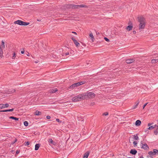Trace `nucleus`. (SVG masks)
Instances as JSON below:
<instances>
[{"mask_svg":"<svg viewBox=\"0 0 158 158\" xmlns=\"http://www.w3.org/2000/svg\"><path fill=\"white\" fill-rule=\"evenodd\" d=\"M14 23L15 24H17L22 26H27L28 25L30 24L29 23L23 22L19 20L15 21L14 22Z\"/></svg>","mask_w":158,"mask_h":158,"instance_id":"obj_3","label":"nucleus"},{"mask_svg":"<svg viewBox=\"0 0 158 158\" xmlns=\"http://www.w3.org/2000/svg\"><path fill=\"white\" fill-rule=\"evenodd\" d=\"M137 153V151L135 149H131L130 152V153L133 155H135Z\"/></svg>","mask_w":158,"mask_h":158,"instance_id":"obj_15","label":"nucleus"},{"mask_svg":"<svg viewBox=\"0 0 158 158\" xmlns=\"http://www.w3.org/2000/svg\"><path fill=\"white\" fill-rule=\"evenodd\" d=\"M20 152L19 150H17L16 152V155L18 154Z\"/></svg>","mask_w":158,"mask_h":158,"instance_id":"obj_44","label":"nucleus"},{"mask_svg":"<svg viewBox=\"0 0 158 158\" xmlns=\"http://www.w3.org/2000/svg\"><path fill=\"white\" fill-rule=\"evenodd\" d=\"M134 139L135 140H138L139 139V137L137 135V134H136V135H134Z\"/></svg>","mask_w":158,"mask_h":158,"instance_id":"obj_31","label":"nucleus"},{"mask_svg":"<svg viewBox=\"0 0 158 158\" xmlns=\"http://www.w3.org/2000/svg\"><path fill=\"white\" fill-rule=\"evenodd\" d=\"M139 101H138L136 102L135 103V105L132 108V109H134L136 108L139 103Z\"/></svg>","mask_w":158,"mask_h":158,"instance_id":"obj_17","label":"nucleus"},{"mask_svg":"<svg viewBox=\"0 0 158 158\" xmlns=\"http://www.w3.org/2000/svg\"><path fill=\"white\" fill-rule=\"evenodd\" d=\"M41 112L38 110H36L34 113V114L35 115H39L41 114Z\"/></svg>","mask_w":158,"mask_h":158,"instance_id":"obj_19","label":"nucleus"},{"mask_svg":"<svg viewBox=\"0 0 158 158\" xmlns=\"http://www.w3.org/2000/svg\"><path fill=\"white\" fill-rule=\"evenodd\" d=\"M9 118L10 119H14L16 121H18L19 120V118H16L15 117H14V116H10L9 117Z\"/></svg>","mask_w":158,"mask_h":158,"instance_id":"obj_26","label":"nucleus"},{"mask_svg":"<svg viewBox=\"0 0 158 158\" xmlns=\"http://www.w3.org/2000/svg\"><path fill=\"white\" fill-rule=\"evenodd\" d=\"M152 152L154 153V155H155L156 154V153L158 152V150L156 149H154L153 150V152Z\"/></svg>","mask_w":158,"mask_h":158,"instance_id":"obj_32","label":"nucleus"},{"mask_svg":"<svg viewBox=\"0 0 158 158\" xmlns=\"http://www.w3.org/2000/svg\"><path fill=\"white\" fill-rule=\"evenodd\" d=\"M148 130H149V129H148V128H147L146 129H145L144 131H145V132H147V133H148Z\"/></svg>","mask_w":158,"mask_h":158,"instance_id":"obj_43","label":"nucleus"},{"mask_svg":"<svg viewBox=\"0 0 158 158\" xmlns=\"http://www.w3.org/2000/svg\"><path fill=\"white\" fill-rule=\"evenodd\" d=\"M77 86H78V84L77 83H75L71 85L69 87V89H73L75 87Z\"/></svg>","mask_w":158,"mask_h":158,"instance_id":"obj_10","label":"nucleus"},{"mask_svg":"<svg viewBox=\"0 0 158 158\" xmlns=\"http://www.w3.org/2000/svg\"><path fill=\"white\" fill-rule=\"evenodd\" d=\"M158 61V60L157 59H153L151 60V62L152 63H155L157 62Z\"/></svg>","mask_w":158,"mask_h":158,"instance_id":"obj_30","label":"nucleus"},{"mask_svg":"<svg viewBox=\"0 0 158 158\" xmlns=\"http://www.w3.org/2000/svg\"><path fill=\"white\" fill-rule=\"evenodd\" d=\"M1 48L4 49L5 48V43L3 40L2 41L1 44L0 46Z\"/></svg>","mask_w":158,"mask_h":158,"instance_id":"obj_22","label":"nucleus"},{"mask_svg":"<svg viewBox=\"0 0 158 158\" xmlns=\"http://www.w3.org/2000/svg\"><path fill=\"white\" fill-rule=\"evenodd\" d=\"M148 154H149L151 156H153V155H155L154 154V153L152 151L149 152H148Z\"/></svg>","mask_w":158,"mask_h":158,"instance_id":"obj_34","label":"nucleus"},{"mask_svg":"<svg viewBox=\"0 0 158 158\" xmlns=\"http://www.w3.org/2000/svg\"><path fill=\"white\" fill-rule=\"evenodd\" d=\"M86 83V81H81L80 82H77L78 84V86L85 84Z\"/></svg>","mask_w":158,"mask_h":158,"instance_id":"obj_24","label":"nucleus"},{"mask_svg":"<svg viewBox=\"0 0 158 158\" xmlns=\"http://www.w3.org/2000/svg\"><path fill=\"white\" fill-rule=\"evenodd\" d=\"M11 152L12 153H14L15 152H14V150H11Z\"/></svg>","mask_w":158,"mask_h":158,"instance_id":"obj_49","label":"nucleus"},{"mask_svg":"<svg viewBox=\"0 0 158 158\" xmlns=\"http://www.w3.org/2000/svg\"><path fill=\"white\" fill-rule=\"evenodd\" d=\"M27 56H29V54L28 53V54H27Z\"/></svg>","mask_w":158,"mask_h":158,"instance_id":"obj_56","label":"nucleus"},{"mask_svg":"<svg viewBox=\"0 0 158 158\" xmlns=\"http://www.w3.org/2000/svg\"><path fill=\"white\" fill-rule=\"evenodd\" d=\"M138 21L139 23V30L143 29L144 28L146 21L145 19L143 17H138Z\"/></svg>","mask_w":158,"mask_h":158,"instance_id":"obj_1","label":"nucleus"},{"mask_svg":"<svg viewBox=\"0 0 158 158\" xmlns=\"http://www.w3.org/2000/svg\"><path fill=\"white\" fill-rule=\"evenodd\" d=\"M89 36L91 38L90 39H91V40L93 41L94 40V38L93 35L92 33L90 34Z\"/></svg>","mask_w":158,"mask_h":158,"instance_id":"obj_25","label":"nucleus"},{"mask_svg":"<svg viewBox=\"0 0 158 158\" xmlns=\"http://www.w3.org/2000/svg\"><path fill=\"white\" fill-rule=\"evenodd\" d=\"M13 55L12 56V58L13 59H15L16 57V54L15 53V52H14Z\"/></svg>","mask_w":158,"mask_h":158,"instance_id":"obj_33","label":"nucleus"},{"mask_svg":"<svg viewBox=\"0 0 158 158\" xmlns=\"http://www.w3.org/2000/svg\"><path fill=\"white\" fill-rule=\"evenodd\" d=\"M56 121L57 122H58V123H61V122H62L61 121H60V120L59 119H58V118H56Z\"/></svg>","mask_w":158,"mask_h":158,"instance_id":"obj_38","label":"nucleus"},{"mask_svg":"<svg viewBox=\"0 0 158 158\" xmlns=\"http://www.w3.org/2000/svg\"><path fill=\"white\" fill-rule=\"evenodd\" d=\"M85 94H81L73 98L72 100L73 102H77L81 100V99H85Z\"/></svg>","mask_w":158,"mask_h":158,"instance_id":"obj_2","label":"nucleus"},{"mask_svg":"<svg viewBox=\"0 0 158 158\" xmlns=\"http://www.w3.org/2000/svg\"><path fill=\"white\" fill-rule=\"evenodd\" d=\"M48 142L49 143H51L55 145V143L53 142L52 139H49L48 140Z\"/></svg>","mask_w":158,"mask_h":158,"instance_id":"obj_28","label":"nucleus"},{"mask_svg":"<svg viewBox=\"0 0 158 158\" xmlns=\"http://www.w3.org/2000/svg\"><path fill=\"white\" fill-rule=\"evenodd\" d=\"M133 34H135L136 33V32L135 31H133Z\"/></svg>","mask_w":158,"mask_h":158,"instance_id":"obj_48","label":"nucleus"},{"mask_svg":"<svg viewBox=\"0 0 158 158\" xmlns=\"http://www.w3.org/2000/svg\"><path fill=\"white\" fill-rule=\"evenodd\" d=\"M77 119L79 121H83L84 119L80 116H77Z\"/></svg>","mask_w":158,"mask_h":158,"instance_id":"obj_29","label":"nucleus"},{"mask_svg":"<svg viewBox=\"0 0 158 158\" xmlns=\"http://www.w3.org/2000/svg\"><path fill=\"white\" fill-rule=\"evenodd\" d=\"M108 113L107 112H105L103 114V115L106 116V115H108Z\"/></svg>","mask_w":158,"mask_h":158,"instance_id":"obj_39","label":"nucleus"},{"mask_svg":"<svg viewBox=\"0 0 158 158\" xmlns=\"http://www.w3.org/2000/svg\"><path fill=\"white\" fill-rule=\"evenodd\" d=\"M17 141V139H15V141H14V142H12V144H14V143H15Z\"/></svg>","mask_w":158,"mask_h":158,"instance_id":"obj_47","label":"nucleus"},{"mask_svg":"<svg viewBox=\"0 0 158 158\" xmlns=\"http://www.w3.org/2000/svg\"><path fill=\"white\" fill-rule=\"evenodd\" d=\"M148 103H146L143 106V109L147 105V104H148Z\"/></svg>","mask_w":158,"mask_h":158,"instance_id":"obj_45","label":"nucleus"},{"mask_svg":"<svg viewBox=\"0 0 158 158\" xmlns=\"http://www.w3.org/2000/svg\"><path fill=\"white\" fill-rule=\"evenodd\" d=\"M40 145L39 144H36L35 146V150L36 151L38 150L40 147Z\"/></svg>","mask_w":158,"mask_h":158,"instance_id":"obj_20","label":"nucleus"},{"mask_svg":"<svg viewBox=\"0 0 158 158\" xmlns=\"http://www.w3.org/2000/svg\"><path fill=\"white\" fill-rule=\"evenodd\" d=\"M140 143L141 148L145 150H148L149 149V147L146 143L143 144L142 141H141Z\"/></svg>","mask_w":158,"mask_h":158,"instance_id":"obj_6","label":"nucleus"},{"mask_svg":"<svg viewBox=\"0 0 158 158\" xmlns=\"http://www.w3.org/2000/svg\"><path fill=\"white\" fill-rule=\"evenodd\" d=\"M2 110H0V112H4L3 111H2Z\"/></svg>","mask_w":158,"mask_h":158,"instance_id":"obj_54","label":"nucleus"},{"mask_svg":"<svg viewBox=\"0 0 158 158\" xmlns=\"http://www.w3.org/2000/svg\"><path fill=\"white\" fill-rule=\"evenodd\" d=\"M104 39L107 42H109L110 41L109 39L108 38H107L106 37H105Z\"/></svg>","mask_w":158,"mask_h":158,"instance_id":"obj_41","label":"nucleus"},{"mask_svg":"<svg viewBox=\"0 0 158 158\" xmlns=\"http://www.w3.org/2000/svg\"><path fill=\"white\" fill-rule=\"evenodd\" d=\"M126 63L127 64H131L134 62L135 60L134 59H127L126 60Z\"/></svg>","mask_w":158,"mask_h":158,"instance_id":"obj_11","label":"nucleus"},{"mask_svg":"<svg viewBox=\"0 0 158 158\" xmlns=\"http://www.w3.org/2000/svg\"><path fill=\"white\" fill-rule=\"evenodd\" d=\"M14 109L12 108L11 109L7 110H3L2 111H3V112H8V111H14Z\"/></svg>","mask_w":158,"mask_h":158,"instance_id":"obj_27","label":"nucleus"},{"mask_svg":"<svg viewBox=\"0 0 158 158\" xmlns=\"http://www.w3.org/2000/svg\"><path fill=\"white\" fill-rule=\"evenodd\" d=\"M83 94H85V98H86V97L89 98H94L95 96V94L94 93L92 92H87L86 93H84Z\"/></svg>","mask_w":158,"mask_h":158,"instance_id":"obj_4","label":"nucleus"},{"mask_svg":"<svg viewBox=\"0 0 158 158\" xmlns=\"http://www.w3.org/2000/svg\"><path fill=\"white\" fill-rule=\"evenodd\" d=\"M15 89H13L11 90H9L8 92L9 93H13L15 92Z\"/></svg>","mask_w":158,"mask_h":158,"instance_id":"obj_35","label":"nucleus"},{"mask_svg":"<svg viewBox=\"0 0 158 158\" xmlns=\"http://www.w3.org/2000/svg\"><path fill=\"white\" fill-rule=\"evenodd\" d=\"M152 124V123H149L148 124V126L149 127L148 128V129H149V130H152L155 128L156 126L158 127L156 125H155L154 126H151Z\"/></svg>","mask_w":158,"mask_h":158,"instance_id":"obj_7","label":"nucleus"},{"mask_svg":"<svg viewBox=\"0 0 158 158\" xmlns=\"http://www.w3.org/2000/svg\"><path fill=\"white\" fill-rule=\"evenodd\" d=\"M25 144L26 145H28L30 144V142L29 141H27L25 142Z\"/></svg>","mask_w":158,"mask_h":158,"instance_id":"obj_40","label":"nucleus"},{"mask_svg":"<svg viewBox=\"0 0 158 158\" xmlns=\"http://www.w3.org/2000/svg\"><path fill=\"white\" fill-rule=\"evenodd\" d=\"M129 158H132V157H129Z\"/></svg>","mask_w":158,"mask_h":158,"instance_id":"obj_57","label":"nucleus"},{"mask_svg":"<svg viewBox=\"0 0 158 158\" xmlns=\"http://www.w3.org/2000/svg\"><path fill=\"white\" fill-rule=\"evenodd\" d=\"M35 63H38V62L35 61Z\"/></svg>","mask_w":158,"mask_h":158,"instance_id":"obj_55","label":"nucleus"},{"mask_svg":"<svg viewBox=\"0 0 158 158\" xmlns=\"http://www.w3.org/2000/svg\"><path fill=\"white\" fill-rule=\"evenodd\" d=\"M58 91V89L57 88H54L50 89L49 92L50 93H53Z\"/></svg>","mask_w":158,"mask_h":158,"instance_id":"obj_12","label":"nucleus"},{"mask_svg":"<svg viewBox=\"0 0 158 158\" xmlns=\"http://www.w3.org/2000/svg\"><path fill=\"white\" fill-rule=\"evenodd\" d=\"M141 124V121L139 120H137L135 122V125L136 126H139Z\"/></svg>","mask_w":158,"mask_h":158,"instance_id":"obj_14","label":"nucleus"},{"mask_svg":"<svg viewBox=\"0 0 158 158\" xmlns=\"http://www.w3.org/2000/svg\"><path fill=\"white\" fill-rule=\"evenodd\" d=\"M78 8H82V7L86 8H87V6L85 5L81 4V5H78Z\"/></svg>","mask_w":158,"mask_h":158,"instance_id":"obj_23","label":"nucleus"},{"mask_svg":"<svg viewBox=\"0 0 158 158\" xmlns=\"http://www.w3.org/2000/svg\"><path fill=\"white\" fill-rule=\"evenodd\" d=\"M133 28V26L132 25H129L127 26L126 28V30L127 31H130Z\"/></svg>","mask_w":158,"mask_h":158,"instance_id":"obj_13","label":"nucleus"},{"mask_svg":"<svg viewBox=\"0 0 158 158\" xmlns=\"http://www.w3.org/2000/svg\"><path fill=\"white\" fill-rule=\"evenodd\" d=\"M140 158H144L142 156H141Z\"/></svg>","mask_w":158,"mask_h":158,"instance_id":"obj_53","label":"nucleus"},{"mask_svg":"<svg viewBox=\"0 0 158 158\" xmlns=\"http://www.w3.org/2000/svg\"><path fill=\"white\" fill-rule=\"evenodd\" d=\"M28 123L27 121H26L24 122V125L26 127L28 125Z\"/></svg>","mask_w":158,"mask_h":158,"instance_id":"obj_36","label":"nucleus"},{"mask_svg":"<svg viewBox=\"0 0 158 158\" xmlns=\"http://www.w3.org/2000/svg\"><path fill=\"white\" fill-rule=\"evenodd\" d=\"M9 105L7 103L5 104H0V109H2L6 107H9Z\"/></svg>","mask_w":158,"mask_h":158,"instance_id":"obj_8","label":"nucleus"},{"mask_svg":"<svg viewBox=\"0 0 158 158\" xmlns=\"http://www.w3.org/2000/svg\"><path fill=\"white\" fill-rule=\"evenodd\" d=\"M72 39L73 41L74 44L76 45L77 47H79L80 46V44L73 37L72 38Z\"/></svg>","mask_w":158,"mask_h":158,"instance_id":"obj_9","label":"nucleus"},{"mask_svg":"<svg viewBox=\"0 0 158 158\" xmlns=\"http://www.w3.org/2000/svg\"><path fill=\"white\" fill-rule=\"evenodd\" d=\"M158 128H157L155 131H154V133L155 135H157L158 133V131H157Z\"/></svg>","mask_w":158,"mask_h":158,"instance_id":"obj_37","label":"nucleus"},{"mask_svg":"<svg viewBox=\"0 0 158 158\" xmlns=\"http://www.w3.org/2000/svg\"><path fill=\"white\" fill-rule=\"evenodd\" d=\"M96 34L97 35H99L100 33L98 32H96Z\"/></svg>","mask_w":158,"mask_h":158,"instance_id":"obj_52","label":"nucleus"},{"mask_svg":"<svg viewBox=\"0 0 158 158\" xmlns=\"http://www.w3.org/2000/svg\"><path fill=\"white\" fill-rule=\"evenodd\" d=\"M21 53L22 54H23V53H24V50H23V51H21Z\"/></svg>","mask_w":158,"mask_h":158,"instance_id":"obj_51","label":"nucleus"},{"mask_svg":"<svg viewBox=\"0 0 158 158\" xmlns=\"http://www.w3.org/2000/svg\"><path fill=\"white\" fill-rule=\"evenodd\" d=\"M72 33H74V34H76V35H77V33H76V32H75L73 31V32H72Z\"/></svg>","mask_w":158,"mask_h":158,"instance_id":"obj_50","label":"nucleus"},{"mask_svg":"<svg viewBox=\"0 0 158 158\" xmlns=\"http://www.w3.org/2000/svg\"><path fill=\"white\" fill-rule=\"evenodd\" d=\"M46 118L48 119H49L51 118V117L49 115H48L47 116Z\"/></svg>","mask_w":158,"mask_h":158,"instance_id":"obj_46","label":"nucleus"},{"mask_svg":"<svg viewBox=\"0 0 158 158\" xmlns=\"http://www.w3.org/2000/svg\"><path fill=\"white\" fill-rule=\"evenodd\" d=\"M89 154V152H85L83 158H87Z\"/></svg>","mask_w":158,"mask_h":158,"instance_id":"obj_18","label":"nucleus"},{"mask_svg":"<svg viewBox=\"0 0 158 158\" xmlns=\"http://www.w3.org/2000/svg\"><path fill=\"white\" fill-rule=\"evenodd\" d=\"M3 49L2 48H1V47H0V57L1 58H2L3 56Z\"/></svg>","mask_w":158,"mask_h":158,"instance_id":"obj_21","label":"nucleus"},{"mask_svg":"<svg viewBox=\"0 0 158 158\" xmlns=\"http://www.w3.org/2000/svg\"><path fill=\"white\" fill-rule=\"evenodd\" d=\"M65 7L67 9H77L78 8V5H72V4H66L65 5Z\"/></svg>","mask_w":158,"mask_h":158,"instance_id":"obj_5","label":"nucleus"},{"mask_svg":"<svg viewBox=\"0 0 158 158\" xmlns=\"http://www.w3.org/2000/svg\"><path fill=\"white\" fill-rule=\"evenodd\" d=\"M133 143L134 145V146H137V142L136 141H134Z\"/></svg>","mask_w":158,"mask_h":158,"instance_id":"obj_42","label":"nucleus"},{"mask_svg":"<svg viewBox=\"0 0 158 158\" xmlns=\"http://www.w3.org/2000/svg\"><path fill=\"white\" fill-rule=\"evenodd\" d=\"M66 50L67 51V52H68V51H69V49L68 48H66ZM69 52H65L64 51V52L63 53V56H64V55H69Z\"/></svg>","mask_w":158,"mask_h":158,"instance_id":"obj_16","label":"nucleus"}]
</instances>
